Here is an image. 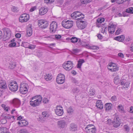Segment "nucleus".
Returning <instances> with one entry per match:
<instances>
[{"label": "nucleus", "instance_id": "de8ad7c7", "mask_svg": "<svg viewBox=\"0 0 133 133\" xmlns=\"http://www.w3.org/2000/svg\"><path fill=\"white\" fill-rule=\"evenodd\" d=\"M20 133H28L27 130L25 129H23L19 131Z\"/></svg>", "mask_w": 133, "mask_h": 133}, {"label": "nucleus", "instance_id": "ddd939ff", "mask_svg": "<svg viewBox=\"0 0 133 133\" xmlns=\"http://www.w3.org/2000/svg\"><path fill=\"white\" fill-rule=\"evenodd\" d=\"M55 111L56 114L58 116H62L63 113V108L60 105L57 106Z\"/></svg>", "mask_w": 133, "mask_h": 133}, {"label": "nucleus", "instance_id": "a211bd4d", "mask_svg": "<svg viewBox=\"0 0 133 133\" xmlns=\"http://www.w3.org/2000/svg\"><path fill=\"white\" fill-rule=\"evenodd\" d=\"M57 124L59 128L63 129L66 125V122L64 120H61L58 121Z\"/></svg>", "mask_w": 133, "mask_h": 133}, {"label": "nucleus", "instance_id": "79ce46f5", "mask_svg": "<svg viewBox=\"0 0 133 133\" xmlns=\"http://www.w3.org/2000/svg\"><path fill=\"white\" fill-rule=\"evenodd\" d=\"M95 94V90L92 89H91L90 91V95L91 96H93Z\"/></svg>", "mask_w": 133, "mask_h": 133}, {"label": "nucleus", "instance_id": "2f4dec72", "mask_svg": "<svg viewBox=\"0 0 133 133\" xmlns=\"http://www.w3.org/2000/svg\"><path fill=\"white\" fill-rule=\"evenodd\" d=\"M85 62L84 60L83 59H80L78 61L77 64V68H81L82 64Z\"/></svg>", "mask_w": 133, "mask_h": 133}, {"label": "nucleus", "instance_id": "f3484780", "mask_svg": "<svg viewBox=\"0 0 133 133\" xmlns=\"http://www.w3.org/2000/svg\"><path fill=\"white\" fill-rule=\"evenodd\" d=\"M130 84V83L127 81L125 79H123L121 82V85L122 86V89L128 88Z\"/></svg>", "mask_w": 133, "mask_h": 133}, {"label": "nucleus", "instance_id": "4be33fe9", "mask_svg": "<svg viewBox=\"0 0 133 133\" xmlns=\"http://www.w3.org/2000/svg\"><path fill=\"white\" fill-rule=\"evenodd\" d=\"M81 14V12L78 11L75 12L71 14V16L74 19H76L78 17H80Z\"/></svg>", "mask_w": 133, "mask_h": 133}, {"label": "nucleus", "instance_id": "b1692460", "mask_svg": "<svg viewBox=\"0 0 133 133\" xmlns=\"http://www.w3.org/2000/svg\"><path fill=\"white\" fill-rule=\"evenodd\" d=\"M112 104L110 103H107L105 105L104 108L107 111H109L112 109Z\"/></svg>", "mask_w": 133, "mask_h": 133}, {"label": "nucleus", "instance_id": "cd10ccee", "mask_svg": "<svg viewBox=\"0 0 133 133\" xmlns=\"http://www.w3.org/2000/svg\"><path fill=\"white\" fill-rule=\"evenodd\" d=\"M0 88L3 89L6 88V86L5 81L2 80L0 82Z\"/></svg>", "mask_w": 133, "mask_h": 133}, {"label": "nucleus", "instance_id": "c9c22d12", "mask_svg": "<svg viewBox=\"0 0 133 133\" xmlns=\"http://www.w3.org/2000/svg\"><path fill=\"white\" fill-rule=\"evenodd\" d=\"M29 43L27 42H22L21 44V46L25 48H28L29 45Z\"/></svg>", "mask_w": 133, "mask_h": 133}, {"label": "nucleus", "instance_id": "c03bdc74", "mask_svg": "<svg viewBox=\"0 0 133 133\" xmlns=\"http://www.w3.org/2000/svg\"><path fill=\"white\" fill-rule=\"evenodd\" d=\"M124 128L125 131L128 132L129 130V128L128 125H124Z\"/></svg>", "mask_w": 133, "mask_h": 133}, {"label": "nucleus", "instance_id": "ea45409f", "mask_svg": "<svg viewBox=\"0 0 133 133\" xmlns=\"http://www.w3.org/2000/svg\"><path fill=\"white\" fill-rule=\"evenodd\" d=\"M104 20V19L103 18H98L97 20V23H96V24L97 25L98 23H101L103 22Z\"/></svg>", "mask_w": 133, "mask_h": 133}, {"label": "nucleus", "instance_id": "49530a36", "mask_svg": "<svg viewBox=\"0 0 133 133\" xmlns=\"http://www.w3.org/2000/svg\"><path fill=\"white\" fill-rule=\"evenodd\" d=\"M128 12H126V10L125 11H124L122 12V15L123 16L125 17L128 16Z\"/></svg>", "mask_w": 133, "mask_h": 133}, {"label": "nucleus", "instance_id": "a19ab883", "mask_svg": "<svg viewBox=\"0 0 133 133\" xmlns=\"http://www.w3.org/2000/svg\"><path fill=\"white\" fill-rule=\"evenodd\" d=\"M80 1L82 3L85 4L91 2L92 0H80Z\"/></svg>", "mask_w": 133, "mask_h": 133}, {"label": "nucleus", "instance_id": "338daca9", "mask_svg": "<svg viewBox=\"0 0 133 133\" xmlns=\"http://www.w3.org/2000/svg\"><path fill=\"white\" fill-rule=\"evenodd\" d=\"M97 37L99 39H102L103 38L102 36L100 34H99L98 35Z\"/></svg>", "mask_w": 133, "mask_h": 133}, {"label": "nucleus", "instance_id": "5701e85b", "mask_svg": "<svg viewBox=\"0 0 133 133\" xmlns=\"http://www.w3.org/2000/svg\"><path fill=\"white\" fill-rule=\"evenodd\" d=\"M48 11L46 8L42 7L39 10V14L41 15H43L46 14Z\"/></svg>", "mask_w": 133, "mask_h": 133}, {"label": "nucleus", "instance_id": "f8f14e48", "mask_svg": "<svg viewBox=\"0 0 133 133\" xmlns=\"http://www.w3.org/2000/svg\"><path fill=\"white\" fill-rule=\"evenodd\" d=\"M3 30L4 33V37L8 39L11 36V32L10 30L8 28H5L3 29Z\"/></svg>", "mask_w": 133, "mask_h": 133}, {"label": "nucleus", "instance_id": "7c9ffc66", "mask_svg": "<svg viewBox=\"0 0 133 133\" xmlns=\"http://www.w3.org/2000/svg\"><path fill=\"white\" fill-rule=\"evenodd\" d=\"M86 45L87 48L89 49H91L94 50H97L99 49V47L98 46H90L89 44H86Z\"/></svg>", "mask_w": 133, "mask_h": 133}, {"label": "nucleus", "instance_id": "aec40b11", "mask_svg": "<svg viewBox=\"0 0 133 133\" xmlns=\"http://www.w3.org/2000/svg\"><path fill=\"white\" fill-rule=\"evenodd\" d=\"M12 103L15 107L18 108L20 105L21 102L18 99L15 98L13 100Z\"/></svg>", "mask_w": 133, "mask_h": 133}, {"label": "nucleus", "instance_id": "473e14b6", "mask_svg": "<svg viewBox=\"0 0 133 133\" xmlns=\"http://www.w3.org/2000/svg\"><path fill=\"white\" fill-rule=\"evenodd\" d=\"M74 109L71 106H70L67 108V111L69 115H72L74 112Z\"/></svg>", "mask_w": 133, "mask_h": 133}, {"label": "nucleus", "instance_id": "69168bd1", "mask_svg": "<svg viewBox=\"0 0 133 133\" xmlns=\"http://www.w3.org/2000/svg\"><path fill=\"white\" fill-rule=\"evenodd\" d=\"M6 119H10L11 117L10 115H8L5 117Z\"/></svg>", "mask_w": 133, "mask_h": 133}, {"label": "nucleus", "instance_id": "6e6d98bb", "mask_svg": "<svg viewBox=\"0 0 133 133\" xmlns=\"http://www.w3.org/2000/svg\"><path fill=\"white\" fill-rule=\"evenodd\" d=\"M15 36L17 38H19L21 36V34L20 33H17L15 35Z\"/></svg>", "mask_w": 133, "mask_h": 133}, {"label": "nucleus", "instance_id": "3c124183", "mask_svg": "<svg viewBox=\"0 0 133 133\" xmlns=\"http://www.w3.org/2000/svg\"><path fill=\"white\" fill-rule=\"evenodd\" d=\"M122 30L120 28H119L117 29V30L116 31V35H118L121 32H122Z\"/></svg>", "mask_w": 133, "mask_h": 133}, {"label": "nucleus", "instance_id": "052dcab7", "mask_svg": "<svg viewBox=\"0 0 133 133\" xmlns=\"http://www.w3.org/2000/svg\"><path fill=\"white\" fill-rule=\"evenodd\" d=\"M55 37L56 39H58L61 38V36L60 35H57L55 36Z\"/></svg>", "mask_w": 133, "mask_h": 133}, {"label": "nucleus", "instance_id": "bb28decb", "mask_svg": "<svg viewBox=\"0 0 133 133\" xmlns=\"http://www.w3.org/2000/svg\"><path fill=\"white\" fill-rule=\"evenodd\" d=\"M125 39V36L123 35H122L116 37L115 38V39L119 42L123 41Z\"/></svg>", "mask_w": 133, "mask_h": 133}, {"label": "nucleus", "instance_id": "58836bf2", "mask_svg": "<svg viewBox=\"0 0 133 133\" xmlns=\"http://www.w3.org/2000/svg\"><path fill=\"white\" fill-rule=\"evenodd\" d=\"M118 110L121 112H122L124 110V108L120 104L118 106Z\"/></svg>", "mask_w": 133, "mask_h": 133}, {"label": "nucleus", "instance_id": "774afa93", "mask_svg": "<svg viewBox=\"0 0 133 133\" xmlns=\"http://www.w3.org/2000/svg\"><path fill=\"white\" fill-rule=\"evenodd\" d=\"M130 113H133V107H131L130 108Z\"/></svg>", "mask_w": 133, "mask_h": 133}, {"label": "nucleus", "instance_id": "603ef678", "mask_svg": "<svg viewBox=\"0 0 133 133\" xmlns=\"http://www.w3.org/2000/svg\"><path fill=\"white\" fill-rule=\"evenodd\" d=\"M79 91V89L77 88H75L73 90V92L74 93H77Z\"/></svg>", "mask_w": 133, "mask_h": 133}, {"label": "nucleus", "instance_id": "0eeeda50", "mask_svg": "<svg viewBox=\"0 0 133 133\" xmlns=\"http://www.w3.org/2000/svg\"><path fill=\"white\" fill-rule=\"evenodd\" d=\"M62 66L64 69L66 70H70L73 68L72 62L70 61L64 63Z\"/></svg>", "mask_w": 133, "mask_h": 133}, {"label": "nucleus", "instance_id": "4468645a", "mask_svg": "<svg viewBox=\"0 0 133 133\" xmlns=\"http://www.w3.org/2000/svg\"><path fill=\"white\" fill-rule=\"evenodd\" d=\"M42 115L38 119V120L41 122H43L49 116V114L46 112H43L42 113Z\"/></svg>", "mask_w": 133, "mask_h": 133}, {"label": "nucleus", "instance_id": "9d476101", "mask_svg": "<svg viewBox=\"0 0 133 133\" xmlns=\"http://www.w3.org/2000/svg\"><path fill=\"white\" fill-rule=\"evenodd\" d=\"M112 123L114 127L117 128L121 124V120L117 117H115Z\"/></svg>", "mask_w": 133, "mask_h": 133}, {"label": "nucleus", "instance_id": "412c9836", "mask_svg": "<svg viewBox=\"0 0 133 133\" xmlns=\"http://www.w3.org/2000/svg\"><path fill=\"white\" fill-rule=\"evenodd\" d=\"M77 126L76 124L71 123L70 125V130L72 132H75L77 130Z\"/></svg>", "mask_w": 133, "mask_h": 133}, {"label": "nucleus", "instance_id": "393cba45", "mask_svg": "<svg viewBox=\"0 0 133 133\" xmlns=\"http://www.w3.org/2000/svg\"><path fill=\"white\" fill-rule=\"evenodd\" d=\"M18 123L19 125L21 127L27 125L28 124V122L25 120H22L21 122H18Z\"/></svg>", "mask_w": 133, "mask_h": 133}, {"label": "nucleus", "instance_id": "72a5a7b5", "mask_svg": "<svg viewBox=\"0 0 133 133\" xmlns=\"http://www.w3.org/2000/svg\"><path fill=\"white\" fill-rule=\"evenodd\" d=\"M52 78V77L50 74H48L44 75V78L46 81L51 80Z\"/></svg>", "mask_w": 133, "mask_h": 133}, {"label": "nucleus", "instance_id": "f704fd0d", "mask_svg": "<svg viewBox=\"0 0 133 133\" xmlns=\"http://www.w3.org/2000/svg\"><path fill=\"white\" fill-rule=\"evenodd\" d=\"M114 82L115 84H118L121 83L120 80L118 77V75L116 76L114 78Z\"/></svg>", "mask_w": 133, "mask_h": 133}, {"label": "nucleus", "instance_id": "6ab92c4d", "mask_svg": "<svg viewBox=\"0 0 133 133\" xmlns=\"http://www.w3.org/2000/svg\"><path fill=\"white\" fill-rule=\"evenodd\" d=\"M77 27L80 29H82L85 28L86 25L85 22L81 21L79 23L77 24Z\"/></svg>", "mask_w": 133, "mask_h": 133}, {"label": "nucleus", "instance_id": "7ed1b4c3", "mask_svg": "<svg viewBox=\"0 0 133 133\" xmlns=\"http://www.w3.org/2000/svg\"><path fill=\"white\" fill-rule=\"evenodd\" d=\"M63 26L66 29H69L71 28L73 25V22L72 21L68 20H63L62 23Z\"/></svg>", "mask_w": 133, "mask_h": 133}, {"label": "nucleus", "instance_id": "6e6552de", "mask_svg": "<svg viewBox=\"0 0 133 133\" xmlns=\"http://www.w3.org/2000/svg\"><path fill=\"white\" fill-rule=\"evenodd\" d=\"M38 25L40 26V28L43 29L46 28L48 26L49 24L47 21L42 19L39 21Z\"/></svg>", "mask_w": 133, "mask_h": 133}, {"label": "nucleus", "instance_id": "e2e57ef3", "mask_svg": "<svg viewBox=\"0 0 133 133\" xmlns=\"http://www.w3.org/2000/svg\"><path fill=\"white\" fill-rule=\"evenodd\" d=\"M72 82L73 83H75L77 84L78 83V81L75 79H72Z\"/></svg>", "mask_w": 133, "mask_h": 133}, {"label": "nucleus", "instance_id": "9b49d317", "mask_svg": "<svg viewBox=\"0 0 133 133\" xmlns=\"http://www.w3.org/2000/svg\"><path fill=\"white\" fill-rule=\"evenodd\" d=\"M29 19V14H23L19 18V20L21 22H24L28 21Z\"/></svg>", "mask_w": 133, "mask_h": 133}, {"label": "nucleus", "instance_id": "5fc2aeb1", "mask_svg": "<svg viewBox=\"0 0 133 133\" xmlns=\"http://www.w3.org/2000/svg\"><path fill=\"white\" fill-rule=\"evenodd\" d=\"M49 100L46 98H44L43 100V102L44 103H47L49 102Z\"/></svg>", "mask_w": 133, "mask_h": 133}, {"label": "nucleus", "instance_id": "13d9d810", "mask_svg": "<svg viewBox=\"0 0 133 133\" xmlns=\"http://www.w3.org/2000/svg\"><path fill=\"white\" fill-rule=\"evenodd\" d=\"M36 6H34L32 7L31 8V9L30 10V12H32V11H34L35 10H36Z\"/></svg>", "mask_w": 133, "mask_h": 133}, {"label": "nucleus", "instance_id": "423d86ee", "mask_svg": "<svg viewBox=\"0 0 133 133\" xmlns=\"http://www.w3.org/2000/svg\"><path fill=\"white\" fill-rule=\"evenodd\" d=\"M65 81V76L64 75L60 74L58 75L56 78L57 83L59 84L63 83Z\"/></svg>", "mask_w": 133, "mask_h": 133}, {"label": "nucleus", "instance_id": "09e8293b", "mask_svg": "<svg viewBox=\"0 0 133 133\" xmlns=\"http://www.w3.org/2000/svg\"><path fill=\"white\" fill-rule=\"evenodd\" d=\"M78 52L79 50H78L77 49H73L72 50V54H76Z\"/></svg>", "mask_w": 133, "mask_h": 133}, {"label": "nucleus", "instance_id": "a878e982", "mask_svg": "<svg viewBox=\"0 0 133 133\" xmlns=\"http://www.w3.org/2000/svg\"><path fill=\"white\" fill-rule=\"evenodd\" d=\"M96 105L97 108L101 109L103 108V105L101 101L99 100L97 101Z\"/></svg>", "mask_w": 133, "mask_h": 133}, {"label": "nucleus", "instance_id": "4d7b16f0", "mask_svg": "<svg viewBox=\"0 0 133 133\" xmlns=\"http://www.w3.org/2000/svg\"><path fill=\"white\" fill-rule=\"evenodd\" d=\"M117 2L118 4H120L123 3L124 1L123 0H117Z\"/></svg>", "mask_w": 133, "mask_h": 133}, {"label": "nucleus", "instance_id": "c756f323", "mask_svg": "<svg viewBox=\"0 0 133 133\" xmlns=\"http://www.w3.org/2000/svg\"><path fill=\"white\" fill-rule=\"evenodd\" d=\"M16 66V64L15 62H11L9 63V68L11 69H13Z\"/></svg>", "mask_w": 133, "mask_h": 133}, {"label": "nucleus", "instance_id": "37998d69", "mask_svg": "<svg viewBox=\"0 0 133 133\" xmlns=\"http://www.w3.org/2000/svg\"><path fill=\"white\" fill-rule=\"evenodd\" d=\"M79 17L77 18H76V19L77 20H82L84 18V15L82 14H81L80 17Z\"/></svg>", "mask_w": 133, "mask_h": 133}, {"label": "nucleus", "instance_id": "4c0bfd02", "mask_svg": "<svg viewBox=\"0 0 133 133\" xmlns=\"http://www.w3.org/2000/svg\"><path fill=\"white\" fill-rule=\"evenodd\" d=\"M126 12H128L129 13L133 14V7L129 8L126 9Z\"/></svg>", "mask_w": 133, "mask_h": 133}, {"label": "nucleus", "instance_id": "20e7f679", "mask_svg": "<svg viewBox=\"0 0 133 133\" xmlns=\"http://www.w3.org/2000/svg\"><path fill=\"white\" fill-rule=\"evenodd\" d=\"M86 133H96V129L94 126L92 124L88 125L85 128Z\"/></svg>", "mask_w": 133, "mask_h": 133}, {"label": "nucleus", "instance_id": "c85d7f7f", "mask_svg": "<svg viewBox=\"0 0 133 133\" xmlns=\"http://www.w3.org/2000/svg\"><path fill=\"white\" fill-rule=\"evenodd\" d=\"M32 28L30 27H28L26 31L27 36L28 37L32 35Z\"/></svg>", "mask_w": 133, "mask_h": 133}, {"label": "nucleus", "instance_id": "dca6fc26", "mask_svg": "<svg viewBox=\"0 0 133 133\" xmlns=\"http://www.w3.org/2000/svg\"><path fill=\"white\" fill-rule=\"evenodd\" d=\"M57 28V24L55 21L52 22L51 24L50 27V31L51 32H55Z\"/></svg>", "mask_w": 133, "mask_h": 133}, {"label": "nucleus", "instance_id": "39448f33", "mask_svg": "<svg viewBox=\"0 0 133 133\" xmlns=\"http://www.w3.org/2000/svg\"><path fill=\"white\" fill-rule=\"evenodd\" d=\"M108 69L112 72H116L118 70V68L116 64L114 63H110L108 65Z\"/></svg>", "mask_w": 133, "mask_h": 133}, {"label": "nucleus", "instance_id": "680f3d73", "mask_svg": "<svg viewBox=\"0 0 133 133\" xmlns=\"http://www.w3.org/2000/svg\"><path fill=\"white\" fill-rule=\"evenodd\" d=\"M118 55L119 56L122 58H123L124 56L122 53H119L118 54Z\"/></svg>", "mask_w": 133, "mask_h": 133}, {"label": "nucleus", "instance_id": "e433bc0d", "mask_svg": "<svg viewBox=\"0 0 133 133\" xmlns=\"http://www.w3.org/2000/svg\"><path fill=\"white\" fill-rule=\"evenodd\" d=\"M71 41V42L75 43L78 41L77 38L75 37H73L70 39Z\"/></svg>", "mask_w": 133, "mask_h": 133}, {"label": "nucleus", "instance_id": "f257e3e1", "mask_svg": "<svg viewBox=\"0 0 133 133\" xmlns=\"http://www.w3.org/2000/svg\"><path fill=\"white\" fill-rule=\"evenodd\" d=\"M31 99V100L30 102V104L34 107L38 106L42 100V97L40 96L38 97H34Z\"/></svg>", "mask_w": 133, "mask_h": 133}, {"label": "nucleus", "instance_id": "864d4df0", "mask_svg": "<svg viewBox=\"0 0 133 133\" xmlns=\"http://www.w3.org/2000/svg\"><path fill=\"white\" fill-rule=\"evenodd\" d=\"M117 98L116 96H113L111 98V101H114L116 100Z\"/></svg>", "mask_w": 133, "mask_h": 133}, {"label": "nucleus", "instance_id": "0e129e2a", "mask_svg": "<svg viewBox=\"0 0 133 133\" xmlns=\"http://www.w3.org/2000/svg\"><path fill=\"white\" fill-rule=\"evenodd\" d=\"M6 128H5L4 127H3L1 128L0 129H1V130L2 131V132H1V133H2V132H4V130L5 129H6Z\"/></svg>", "mask_w": 133, "mask_h": 133}, {"label": "nucleus", "instance_id": "f03ea898", "mask_svg": "<svg viewBox=\"0 0 133 133\" xmlns=\"http://www.w3.org/2000/svg\"><path fill=\"white\" fill-rule=\"evenodd\" d=\"M8 85L9 89L12 91H16L18 89V86L15 81H12L10 82Z\"/></svg>", "mask_w": 133, "mask_h": 133}, {"label": "nucleus", "instance_id": "8fccbe9b", "mask_svg": "<svg viewBox=\"0 0 133 133\" xmlns=\"http://www.w3.org/2000/svg\"><path fill=\"white\" fill-rule=\"evenodd\" d=\"M16 45V44L15 43H11L9 44V46L10 47H13L15 46Z\"/></svg>", "mask_w": 133, "mask_h": 133}, {"label": "nucleus", "instance_id": "1a4fd4ad", "mask_svg": "<svg viewBox=\"0 0 133 133\" xmlns=\"http://www.w3.org/2000/svg\"><path fill=\"white\" fill-rule=\"evenodd\" d=\"M28 88V86L26 84H21L20 86V92L22 94H25L27 92Z\"/></svg>", "mask_w": 133, "mask_h": 133}, {"label": "nucleus", "instance_id": "2eb2a0df", "mask_svg": "<svg viewBox=\"0 0 133 133\" xmlns=\"http://www.w3.org/2000/svg\"><path fill=\"white\" fill-rule=\"evenodd\" d=\"M116 25L112 23H110L108 25V30L109 33L111 34H113L115 31Z\"/></svg>", "mask_w": 133, "mask_h": 133}, {"label": "nucleus", "instance_id": "bf43d9fd", "mask_svg": "<svg viewBox=\"0 0 133 133\" xmlns=\"http://www.w3.org/2000/svg\"><path fill=\"white\" fill-rule=\"evenodd\" d=\"M17 8L14 6L13 7L12 9V10L14 12H16V11H17Z\"/></svg>", "mask_w": 133, "mask_h": 133}, {"label": "nucleus", "instance_id": "a18cd8bd", "mask_svg": "<svg viewBox=\"0 0 133 133\" xmlns=\"http://www.w3.org/2000/svg\"><path fill=\"white\" fill-rule=\"evenodd\" d=\"M36 46L35 45L29 44V45L28 48L32 49H34L35 48Z\"/></svg>", "mask_w": 133, "mask_h": 133}]
</instances>
